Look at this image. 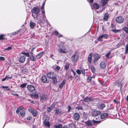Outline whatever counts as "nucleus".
<instances>
[{
  "mask_svg": "<svg viewBox=\"0 0 128 128\" xmlns=\"http://www.w3.org/2000/svg\"><path fill=\"white\" fill-rule=\"evenodd\" d=\"M28 111L32 114L34 116H36L37 115V111L32 108H30L28 109Z\"/></svg>",
  "mask_w": 128,
  "mask_h": 128,
  "instance_id": "obj_6",
  "label": "nucleus"
},
{
  "mask_svg": "<svg viewBox=\"0 0 128 128\" xmlns=\"http://www.w3.org/2000/svg\"><path fill=\"white\" fill-rule=\"evenodd\" d=\"M22 54H23V55H24L25 56H26L27 57H29L30 56L29 53L28 52L26 53L23 52Z\"/></svg>",
  "mask_w": 128,
  "mask_h": 128,
  "instance_id": "obj_41",
  "label": "nucleus"
},
{
  "mask_svg": "<svg viewBox=\"0 0 128 128\" xmlns=\"http://www.w3.org/2000/svg\"><path fill=\"white\" fill-rule=\"evenodd\" d=\"M66 83V81L64 80H63L62 82L59 85V88H61L63 87L64 85Z\"/></svg>",
  "mask_w": 128,
  "mask_h": 128,
  "instance_id": "obj_26",
  "label": "nucleus"
},
{
  "mask_svg": "<svg viewBox=\"0 0 128 128\" xmlns=\"http://www.w3.org/2000/svg\"><path fill=\"white\" fill-rule=\"evenodd\" d=\"M40 12V8L39 7L36 6L33 8L31 10L32 16L35 19L38 20L40 23H42V21L41 18H39L40 15V14H37Z\"/></svg>",
  "mask_w": 128,
  "mask_h": 128,
  "instance_id": "obj_1",
  "label": "nucleus"
},
{
  "mask_svg": "<svg viewBox=\"0 0 128 128\" xmlns=\"http://www.w3.org/2000/svg\"><path fill=\"white\" fill-rule=\"evenodd\" d=\"M73 117L75 120H78L80 119V116L78 113H75Z\"/></svg>",
  "mask_w": 128,
  "mask_h": 128,
  "instance_id": "obj_15",
  "label": "nucleus"
},
{
  "mask_svg": "<svg viewBox=\"0 0 128 128\" xmlns=\"http://www.w3.org/2000/svg\"><path fill=\"white\" fill-rule=\"evenodd\" d=\"M32 118V117L31 116H29L27 117V119L28 120H30Z\"/></svg>",
  "mask_w": 128,
  "mask_h": 128,
  "instance_id": "obj_58",
  "label": "nucleus"
},
{
  "mask_svg": "<svg viewBox=\"0 0 128 128\" xmlns=\"http://www.w3.org/2000/svg\"><path fill=\"white\" fill-rule=\"evenodd\" d=\"M26 56L24 55H21L18 58V61L21 63H23L25 61Z\"/></svg>",
  "mask_w": 128,
  "mask_h": 128,
  "instance_id": "obj_7",
  "label": "nucleus"
},
{
  "mask_svg": "<svg viewBox=\"0 0 128 128\" xmlns=\"http://www.w3.org/2000/svg\"><path fill=\"white\" fill-rule=\"evenodd\" d=\"M52 79L53 80L52 82L54 84H56L57 83V79L56 78V76L54 77Z\"/></svg>",
  "mask_w": 128,
  "mask_h": 128,
  "instance_id": "obj_32",
  "label": "nucleus"
},
{
  "mask_svg": "<svg viewBox=\"0 0 128 128\" xmlns=\"http://www.w3.org/2000/svg\"><path fill=\"white\" fill-rule=\"evenodd\" d=\"M108 115V114L107 113H104L100 115L101 118L102 119H104L107 117Z\"/></svg>",
  "mask_w": 128,
  "mask_h": 128,
  "instance_id": "obj_23",
  "label": "nucleus"
},
{
  "mask_svg": "<svg viewBox=\"0 0 128 128\" xmlns=\"http://www.w3.org/2000/svg\"><path fill=\"white\" fill-rule=\"evenodd\" d=\"M27 85V84L26 83H24L22 84H21L20 86V87L21 88H24Z\"/></svg>",
  "mask_w": 128,
  "mask_h": 128,
  "instance_id": "obj_39",
  "label": "nucleus"
},
{
  "mask_svg": "<svg viewBox=\"0 0 128 128\" xmlns=\"http://www.w3.org/2000/svg\"><path fill=\"white\" fill-rule=\"evenodd\" d=\"M44 53V52L43 51L40 52L35 57L36 59H38L40 58L43 56Z\"/></svg>",
  "mask_w": 128,
  "mask_h": 128,
  "instance_id": "obj_12",
  "label": "nucleus"
},
{
  "mask_svg": "<svg viewBox=\"0 0 128 128\" xmlns=\"http://www.w3.org/2000/svg\"><path fill=\"white\" fill-rule=\"evenodd\" d=\"M100 58V56L97 54H94V60L95 61H97Z\"/></svg>",
  "mask_w": 128,
  "mask_h": 128,
  "instance_id": "obj_20",
  "label": "nucleus"
},
{
  "mask_svg": "<svg viewBox=\"0 0 128 128\" xmlns=\"http://www.w3.org/2000/svg\"><path fill=\"white\" fill-rule=\"evenodd\" d=\"M27 88L29 91L30 92H32L35 90V87L32 85H28Z\"/></svg>",
  "mask_w": 128,
  "mask_h": 128,
  "instance_id": "obj_10",
  "label": "nucleus"
},
{
  "mask_svg": "<svg viewBox=\"0 0 128 128\" xmlns=\"http://www.w3.org/2000/svg\"><path fill=\"white\" fill-rule=\"evenodd\" d=\"M6 77H7V80L9 79H11L12 78V76H9V75H7Z\"/></svg>",
  "mask_w": 128,
  "mask_h": 128,
  "instance_id": "obj_52",
  "label": "nucleus"
},
{
  "mask_svg": "<svg viewBox=\"0 0 128 128\" xmlns=\"http://www.w3.org/2000/svg\"><path fill=\"white\" fill-rule=\"evenodd\" d=\"M76 72L78 74H80L81 73L80 70H77L76 71Z\"/></svg>",
  "mask_w": 128,
  "mask_h": 128,
  "instance_id": "obj_54",
  "label": "nucleus"
},
{
  "mask_svg": "<svg viewBox=\"0 0 128 128\" xmlns=\"http://www.w3.org/2000/svg\"><path fill=\"white\" fill-rule=\"evenodd\" d=\"M4 38V35L3 34H1L0 35V40H2Z\"/></svg>",
  "mask_w": 128,
  "mask_h": 128,
  "instance_id": "obj_51",
  "label": "nucleus"
},
{
  "mask_svg": "<svg viewBox=\"0 0 128 128\" xmlns=\"http://www.w3.org/2000/svg\"><path fill=\"white\" fill-rule=\"evenodd\" d=\"M20 30H18L12 33V35H14L16 34H17L19 32H20Z\"/></svg>",
  "mask_w": 128,
  "mask_h": 128,
  "instance_id": "obj_44",
  "label": "nucleus"
},
{
  "mask_svg": "<svg viewBox=\"0 0 128 128\" xmlns=\"http://www.w3.org/2000/svg\"><path fill=\"white\" fill-rule=\"evenodd\" d=\"M52 68L58 72L60 70V67L58 66L55 65L53 66Z\"/></svg>",
  "mask_w": 128,
  "mask_h": 128,
  "instance_id": "obj_19",
  "label": "nucleus"
},
{
  "mask_svg": "<svg viewBox=\"0 0 128 128\" xmlns=\"http://www.w3.org/2000/svg\"><path fill=\"white\" fill-rule=\"evenodd\" d=\"M25 112L24 110H21L20 112V114L22 117H24L25 115Z\"/></svg>",
  "mask_w": 128,
  "mask_h": 128,
  "instance_id": "obj_30",
  "label": "nucleus"
},
{
  "mask_svg": "<svg viewBox=\"0 0 128 128\" xmlns=\"http://www.w3.org/2000/svg\"><path fill=\"white\" fill-rule=\"evenodd\" d=\"M53 109V107H52V106H51L49 108H48L47 109V111L48 112H50L51 110Z\"/></svg>",
  "mask_w": 128,
  "mask_h": 128,
  "instance_id": "obj_46",
  "label": "nucleus"
},
{
  "mask_svg": "<svg viewBox=\"0 0 128 128\" xmlns=\"http://www.w3.org/2000/svg\"><path fill=\"white\" fill-rule=\"evenodd\" d=\"M111 31L113 32L114 33H116L118 32H119L120 31V30H116L115 29H113L111 30Z\"/></svg>",
  "mask_w": 128,
  "mask_h": 128,
  "instance_id": "obj_43",
  "label": "nucleus"
},
{
  "mask_svg": "<svg viewBox=\"0 0 128 128\" xmlns=\"http://www.w3.org/2000/svg\"><path fill=\"white\" fill-rule=\"evenodd\" d=\"M12 48L11 46H9L7 48L5 49V50H11L12 49Z\"/></svg>",
  "mask_w": 128,
  "mask_h": 128,
  "instance_id": "obj_49",
  "label": "nucleus"
},
{
  "mask_svg": "<svg viewBox=\"0 0 128 128\" xmlns=\"http://www.w3.org/2000/svg\"><path fill=\"white\" fill-rule=\"evenodd\" d=\"M49 118L48 117L47 115H44L43 116V122L49 121Z\"/></svg>",
  "mask_w": 128,
  "mask_h": 128,
  "instance_id": "obj_27",
  "label": "nucleus"
},
{
  "mask_svg": "<svg viewBox=\"0 0 128 128\" xmlns=\"http://www.w3.org/2000/svg\"><path fill=\"white\" fill-rule=\"evenodd\" d=\"M109 17V15L108 13L107 12L106 13L104 14V17L103 18V20L104 21H106Z\"/></svg>",
  "mask_w": 128,
  "mask_h": 128,
  "instance_id": "obj_21",
  "label": "nucleus"
},
{
  "mask_svg": "<svg viewBox=\"0 0 128 128\" xmlns=\"http://www.w3.org/2000/svg\"><path fill=\"white\" fill-rule=\"evenodd\" d=\"M125 49L128 50V44H127L125 47Z\"/></svg>",
  "mask_w": 128,
  "mask_h": 128,
  "instance_id": "obj_64",
  "label": "nucleus"
},
{
  "mask_svg": "<svg viewBox=\"0 0 128 128\" xmlns=\"http://www.w3.org/2000/svg\"><path fill=\"white\" fill-rule=\"evenodd\" d=\"M93 8L96 10L98 9L100 7L99 5L97 3H94L93 5Z\"/></svg>",
  "mask_w": 128,
  "mask_h": 128,
  "instance_id": "obj_18",
  "label": "nucleus"
},
{
  "mask_svg": "<svg viewBox=\"0 0 128 128\" xmlns=\"http://www.w3.org/2000/svg\"><path fill=\"white\" fill-rule=\"evenodd\" d=\"M54 33L55 35L58 37L60 38L62 36V35H61L57 31H55Z\"/></svg>",
  "mask_w": 128,
  "mask_h": 128,
  "instance_id": "obj_34",
  "label": "nucleus"
},
{
  "mask_svg": "<svg viewBox=\"0 0 128 128\" xmlns=\"http://www.w3.org/2000/svg\"><path fill=\"white\" fill-rule=\"evenodd\" d=\"M4 58L2 56H0V60L2 61H4L5 60Z\"/></svg>",
  "mask_w": 128,
  "mask_h": 128,
  "instance_id": "obj_53",
  "label": "nucleus"
},
{
  "mask_svg": "<svg viewBox=\"0 0 128 128\" xmlns=\"http://www.w3.org/2000/svg\"><path fill=\"white\" fill-rule=\"evenodd\" d=\"M91 122H92L94 124L99 123L100 122V121H96L93 119L91 121L90 120H88L85 122V124L86 125L88 126H91L92 125V124L91 123Z\"/></svg>",
  "mask_w": 128,
  "mask_h": 128,
  "instance_id": "obj_4",
  "label": "nucleus"
},
{
  "mask_svg": "<svg viewBox=\"0 0 128 128\" xmlns=\"http://www.w3.org/2000/svg\"><path fill=\"white\" fill-rule=\"evenodd\" d=\"M54 112H55V114H60L61 113V109L59 110V109H56V110H54Z\"/></svg>",
  "mask_w": 128,
  "mask_h": 128,
  "instance_id": "obj_22",
  "label": "nucleus"
},
{
  "mask_svg": "<svg viewBox=\"0 0 128 128\" xmlns=\"http://www.w3.org/2000/svg\"><path fill=\"white\" fill-rule=\"evenodd\" d=\"M102 38H106L107 37L108 35L107 34H101Z\"/></svg>",
  "mask_w": 128,
  "mask_h": 128,
  "instance_id": "obj_48",
  "label": "nucleus"
},
{
  "mask_svg": "<svg viewBox=\"0 0 128 128\" xmlns=\"http://www.w3.org/2000/svg\"><path fill=\"white\" fill-rule=\"evenodd\" d=\"M42 82L43 83H48L49 82L48 80H47V78L45 75L41 77Z\"/></svg>",
  "mask_w": 128,
  "mask_h": 128,
  "instance_id": "obj_11",
  "label": "nucleus"
},
{
  "mask_svg": "<svg viewBox=\"0 0 128 128\" xmlns=\"http://www.w3.org/2000/svg\"><path fill=\"white\" fill-rule=\"evenodd\" d=\"M18 108V110H20L23 108V107L22 106H21Z\"/></svg>",
  "mask_w": 128,
  "mask_h": 128,
  "instance_id": "obj_61",
  "label": "nucleus"
},
{
  "mask_svg": "<svg viewBox=\"0 0 128 128\" xmlns=\"http://www.w3.org/2000/svg\"><path fill=\"white\" fill-rule=\"evenodd\" d=\"M70 65V64L69 62H66V64L65 66L64 69L66 70H68L69 68V66Z\"/></svg>",
  "mask_w": 128,
  "mask_h": 128,
  "instance_id": "obj_28",
  "label": "nucleus"
},
{
  "mask_svg": "<svg viewBox=\"0 0 128 128\" xmlns=\"http://www.w3.org/2000/svg\"><path fill=\"white\" fill-rule=\"evenodd\" d=\"M30 60L32 61H35L36 60V58H34V56L32 55L30 57Z\"/></svg>",
  "mask_w": 128,
  "mask_h": 128,
  "instance_id": "obj_47",
  "label": "nucleus"
},
{
  "mask_svg": "<svg viewBox=\"0 0 128 128\" xmlns=\"http://www.w3.org/2000/svg\"><path fill=\"white\" fill-rule=\"evenodd\" d=\"M81 72L82 74L84 76L85 74V71L84 70H81Z\"/></svg>",
  "mask_w": 128,
  "mask_h": 128,
  "instance_id": "obj_55",
  "label": "nucleus"
},
{
  "mask_svg": "<svg viewBox=\"0 0 128 128\" xmlns=\"http://www.w3.org/2000/svg\"><path fill=\"white\" fill-rule=\"evenodd\" d=\"M30 25L31 28H34V27L36 25V24L33 22H30Z\"/></svg>",
  "mask_w": 128,
  "mask_h": 128,
  "instance_id": "obj_37",
  "label": "nucleus"
},
{
  "mask_svg": "<svg viewBox=\"0 0 128 128\" xmlns=\"http://www.w3.org/2000/svg\"><path fill=\"white\" fill-rule=\"evenodd\" d=\"M124 19L123 17L122 16H119L117 17L116 19V22L119 23H122Z\"/></svg>",
  "mask_w": 128,
  "mask_h": 128,
  "instance_id": "obj_8",
  "label": "nucleus"
},
{
  "mask_svg": "<svg viewBox=\"0 0 128 128\" xmlns=\"http://www.w3.org/2000/svg\"><path fill=\"white\" fill-rule=\"evenodd\" d=\"M79 56L78 53L75 52L72 55L71 58V61L73 62H77L79 58Z\"/></svg>",
  "mask_w": 128,
  "mask_h": 128,
  "instance_id": "obj_2",
  "label": "nucleus"
},
{
  "mask_svg": "<svg viewBox=\"0 0 128 128\" xmlns=\"http://www.w3.org/2000/svg\"><path fill=\"white\" fill-rule=\"evenodd\" d=\"M91 69L92 72H94L95 71V69L93 66H91Z\"/></svg>",
  "mask_w": 128,
  "mask_h": 128,
  "instance_id": "obj_42",
  "label": "nucleus"
},
{
  "mask_svg": "<svg viewBox=\"0 0 128 128\" xmlns=\"http://www.w3.org/2000/svg\"><path fill=\"white\" fill-rule=\"evenodd\" d=\"M91 78L90 77H89L87 78V79L88 81L90 82L91 80Z\"/></svg>",
  "mask_w": 128,
  "mask_h": 128,
  "instance_id": "obj_57",
  "label": "nucleus"
},
{
  "mask_svg": "<svg viewBox=\"0 0 128 128\" xmlns=\"http://www.w3.org/2000/svg\"><path fill=\"white\" fill-rule=\"evenodd\" d=\"M122 80H118L115 82V83L116 85L118 87H121L122 86L123 84V83L122 82Z\"/></svg>",
  "mask_w": 128,
  "mask_h": 128,
  "instance_id": "obj_13",
  "label": "nucleus"
},
{
  "mask_svg": "<svg viewBox=\"0 0 128 128\" xmlns=\"http://www.w3.org/2000/svg\"><path fill=\"white\" fill-rule=\"evenodd\" d=\"M46 75L48 78L51 79L56 76V74L52 72H48L47 74Z\"/></svg>",
  "mask_w": 128,
  "mask_h": 128,
  "instance_id": "obj_5",
  "label": "nucleus"
},
{
  "mask_svg": "<svg viewBox=\"0 0 128 128\" xmlns=\"http://www.w3.org/2000/svg\"><path fill=\"white\" fill-rule=\"evenodd\" d=\"M101 114V112L100 111L97 110H94L92 112V116H96Z\"/></svg>",
  "mask_w": 128,
  "mask_h": 128,
  "instance_id": "obj_9",
  "label": "nucleus"
},
{
  "mask_svg": "<svg viewBox=\"0 0 128 128\" xmlns=\"http://www.w3.org/2000/svg\"><path fill=\"white\" fill-rule=\"evenodd\" d=\"M32 95L35 98H37L38 97V96L37 93H36L33 94Z\"/></svg>",
  "mask_w": 128,
  "mask_h": 128,
  "instance_id": "obj_38",
  "label": "nucleus"
},
{
  "mask_svg": "<svg viewBox=\"0 0 128 128\" xmlns=\"http://www.w3.org/2000/svg\"><path fill=\"white\" fill-rule=\"evenodd\" d=\"M123 30L126 33H128V28L126 27L124 28Z\"/></svg>",
  "mask_w": 128,
  "mask_h": 128,
  "instance_id": "obj_45",
  "label": "nucleus"
},
{
  "mask_svg": "<svg viewBox=\"0 0 128 128\" xmlns=\"http://www.w3.org/2000/svg\"><path fill=\"white\" fill-rule=\"evenodd\" d=\"M45 4V2L44 3L42 4V5L41 8V9L44 8Z\"/></svg>",
  "mask_w": 128,
  "mask_h": 128,
  "instance_id": "obj_56",
  "label": "nucleus"
},
{
  "mask_svg": "<svg viewBox=\"0 0 128 128\" xmlns=\"http://www.w3.org/2000/svg\"><path fill=\"white\" fill-rule=\"evenodd\" d=\"M68 112H69L70 111V110L71 109V108L70 106H68Z\"/></svg>",
  "mask_w": 128,
  "mask_h": 128,
  "instance_id": "obj_59",
  "label": "nucleus"
},
{
  "mask_svg": "<svg viewBox=\"0 0 128 128\" xmlns=\"http://www.w3.org/2000/svg\"><path fill=\"white\" fill-rule=\"evenodd\" d=\"M92 100L91 98L88 97H86L84 100V102L87 103L92 102Z\"/></svg>",
  "mask_w": 128,
  "mask_h": 128,
  "instance_id": "obj_14",
  "label": "nucleus"
},
{
  "mask_svg": "<svg viewBox=\"0 0 128 128\" xmlns=\"http://www.w3.org/2000/svg\"><path fill=\"white\" fill-rule=\"evenodd\" d=\"M2 87L3 88H8V86H2Z\"/></svg>",
  "mask_w": 128,
  "mask_h": 128,
  "instance_id": "obj_63",
  "label": "nucleus"
},
{
  "mask_svg": "<svg viewBox=\"0 0 128 128\" xmlns=\"http://www.w3.org/2000/svg\"><path fill=\"white\" fill-rule=\"evenodd\" d=\"M20 111V110H18V108L17 109V110H16V113L17 114H18L19 113V112Z\"/></svg>",
  "mask_w": 128,
  "mask_h": 128,
  "instance_id": "obj_62",
  "label": "nucleus"
},
{
  "mask_svg": "<svg viewBox=\"0 0 128 128\" xmlns=\"http://www.w3.org/2000/svg\"><path fill=\"white\" fill-rule=\"evenodd\" d=\"M100 66L101 68L102 69H104L106 68V65L105 62H102L100 64Z\"/></svg>",
  "mask_w": 128,
  "mask_h": 128,
  "instance_id": "obj_24",
  "label": "nucleus"
},
{
  "mask_svg": "<svg viewBox=\"0 0 128 128\" xmlns=\"http://www.w3.org/2000/svg\"><path fill=\"white\" fill-rule=\"evenodd\" d=\"M102 38H103L102 37L101 34L99 36L98 38V41H100L102 42Z\"/></svg>",
  "mask_w": 128,
  "mask_h": 128,
  "instance_id": "obj_40",
  "label": "nucleus"
},
{
  "mask_svg": "<svg viewBox=\"0 0 128 128\" xmlns=\"http://www.w3.org/2000/svg\"><path fill=\"white\" fill-rule=\"evenodd\" d=\"M110 53L111 52H110L106 54V58H108L109 55L110 54Z\"/></svg>",
  "mask_w": 128,
  "mask_h": 128,
  "instance_id": "obj_50",
  "label": "nucleus"
},
{
  "mask_svg": "<svg viewBox=\"0 0 128 128\" xmlns=\"http://www.w3.org/2000/svg\"><path fill=\"white\" fill-rule=\"evenodd\" d=\"M69 128H76L75 125L73 123L70 124L69 125Z\"/></svg>",
  "mask_w": 128,
  "mask_h": 128,
  "instance_id": "obj_36",
  "label": "nucleus"
},
{
  "mask_svg": "<svg viewBox=\"0 0 128 128\" xmlns=\"http://www.w3.org/2000/svg\"><path fill=\"white\" fill-rule=\"evenodd\" d=\"M55 128H62V125L61 124H59L57 125H55L54 126Z\"/></svg>",
  "mask_w": 128,
  "mask_h": 128,
  "instance_id": "obj_35",
  "label": "nucleus"
},
{
  "mask_svg": "<svg viewBox=\"0 0 128 128\" xmlns=\"http://www.w3.org/2000/svg\"><path fill=\"white\" fill-rule=\"evenodd\" d=\"M58 46L59 48L58 50V52L63 54L66 53V48L65 46L62 44H60Z\"/></svg>",
  "mask_w": 128,
  "mask_h": 128,
  "instance_id": "obj_3",
  "label": "nucleus"
},
{
  "mask_svg": "<svg viewBox=\"0 0 128 128\" xmlns=\"http://www.w3.org/2000/svg\"><path fill=\"white\" fill-rule=\"evenodd\" d=\"M47 98V96L46 94H42L41 96V99L42 100H44Z\"/></svg>",
  "mask_w": 128,
  "mask_h": 128,
  "instance_id": "obj_31",
  "label": "nucleus"
},
{
  "mask_svg": "<svg viewBox=\"0 0 128 128\" xmlns=\"http://www.w3.org/2000/svg\"><path fill=\"white\" fill-rule=\"evenodd\" d=\"M43 123L45 126L49 127L50 126V122L49 121L43 122Z\"/></svg>",
  "mask_w": 128,
  "mask_h": 128,
  "instance_id": "obj_17",
  "label": "nucleus"
},
{
  "mask_svg": "<svg viewBox=\"0 0 128 128\" xmlns=\"http://www.w3.org/2000/svg\"><path fill=\"white\" fill-rule=\"evenodd\" d=\"M105 106H106L104 104H99L98 106V108L99 109L102 110L103 109V108Z\"/></svg>",
  "mask_w": 128,
  "mask_h": 128,
  "instance_id": "obj_25",
  "label": "nucleus"
},
{
  "mask_svg": "<svg viewBox=\"0 0 128 128\" xmlns=\"http://www.w3.org/2000/svg\"><path fill=\"white\" fill-rule=\"evenodd\" d=\"M102 6H104L107 3L108 0H102Z\"/></svg>",
  "mask_w": 128,
  "mask_h": 128,
  "instance_id": "obj_33",
  "label": "nucleus"
},
{
  "mask_svg": "<svg viewBox=\"0 0 128 128\" xmlns=\"http://www.w3.org/2000/svg\"><path fill=\"white\" fill-rule=\"evenodd\" d=\"M92 58V54H89L88 58V61L89 62L90 64L91 62Z\"/></svg>",
  "mask_w": 128,
  "mask_h": 128,
  "instance_id": "obj_29",
  "label": "nucleus"
},
{
  "mask_svg": "<svg viewBox=\"0 0 128 128\" xmlns=\"http://www.w3.org/2000/svg\"><path fill=\"white\" fill-rule=\"evenodd\" d=\"M34 49H35V48H32L31 49V51H30V53L32 54H33L32 52H33V50H34Z\"/></svg>",
  "mask_w": 128,
  "mask_h": 128,
  "instance_id": "obj_60",
  "label": "nucleus"
},
{
  "mask_svg": "<svg viewBox=\"0 0 128 128\" xmlns=\"http://www.w3.org/2000/svg\"><path fill=\"white\" fill-rule=\"evenodd\" d=\"M42 9V14H43V17H42L43 20L42 22H45V20L44 19V18H46V17L45 16V12L44 10V8L43 9Z\"/></svg>",
  "mask_w": 128,
  "mask_h": 128,
  "instance_id": "obj_16",
  "label": "nucleus"
}]
</instances>
